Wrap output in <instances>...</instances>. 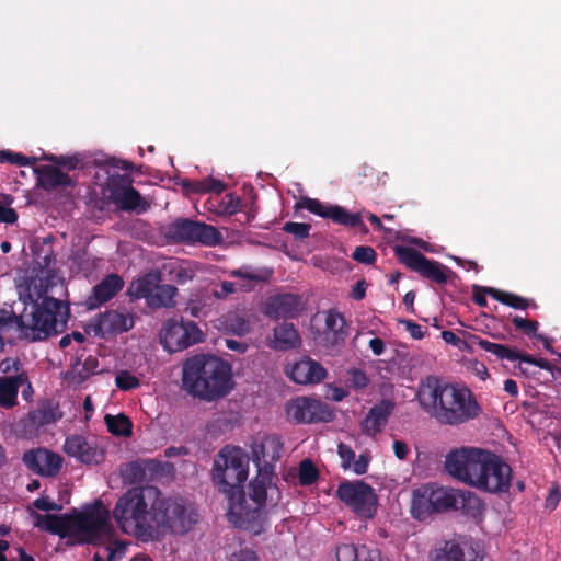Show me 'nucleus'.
<instances>
[{"label":"nucleus","instance_id":"obj_1","mask_svg":"<svg viewBox=\"0 0 561 561\" xmlns=\"http://www.w3.org/2000/svg\"><path fill=\"white\" fill-rule=\"evenodd\" d=\"M35 526L60 538L71 539L78 545H104L112 542L116 535L111 511L101 500L68 514H38Z\"/></svg>","mask_w":561,"mask_h":561},{"label":"nucleus","instance_id":"obj_2","mask_svg":"<svg viewBox=\"0 0 561 561\" xmlns=\"http://www.w3.org/2000/svg\"><path fill=\"white\" fill-rule=\"evenodd\" d=\"M417 398L422 408L444 425L466 423L481 412L470 389L443 382L435 376H427L422 380Z\"/></svg>","mask_w":561,"mask_h":561},{"label":"nucleus","instance_id":"obj_3","mask_svg":"<svg viewBox=\"0 0 561 561\" xmlns=\"http://www.w3.org/2000/svg\"><path fill=\"white\" fill-rule=\"evenodd\" d=\"M277 476L270 466L257 468V473L249 483V499L243 491V497L232 500L229 504V518L238 527L259 534L266 519L264 507L267 501V490H271L270 501L276 505L280 499L277 489Z\"/></svg>","mask_w":561,"mask_h":561},{"label":"nucleus","instance_id":"obj_4","mask_svg":"<svg viewBox=\"0 0 561 561\" xmlns=\"http://www.w3.org/2000/svg\"><path fill=\"white\" fill-rule=\"evenodd\" d=\"M182 383L194 397L216 400L231 390V367L216 356L198 354L184 362Z\"/></svg>","mask_w":561,"mask_h":561},{"label":"nucleus","instance_id":"obj_5","mask_svg":"<svg viewBox=\"0 0 561 561\" xmlns=\"http://www.w3.org/2000/svg\"><path fill=\"white\" fill-rule=\"evenodd\" d=\"M152 494L156 486L128 489L111 511L121 531L141 542L152 541Z\"/></svg>","mask_w":561,"mask_h":561},{"label":"nucleus","instance_id":"obj_6","mask_svg":"<svg viewBox=\"0 0 561 561\" xmlns=\"http://www.w3.org/2000/svg\"><path fill=\"white\" fill-rule=\"evenodd\" d=\"M23 300L25 305L20 313L22 335L33 342L43 341L65 331L69 318V305L62 300L45 296L42 301H34L31 295Z\"/></svg>","mask_w":561,"mask_h":561},{"label":"nucleus","instance_id":"obj_7","mask_svg":"<svg viewBox=\"0 0 561 561\" xmlns=\"http://www.w3.org/2000/svg\"><path fill=\"white\" fill-rule=\"evenodd\" d=\"M152 494V541H158L167 534L183 535L188 533L198 520L194 505L181 496H165L156 488Z\"/></svg>","mask_w":561,"mask_h":561},{"label":"nucleus","instance_id":"obj_8","mask_svg":"<svg viewBox=\"0 0 561 561\" xmlns=\"http://www.w3.org/2000/svg\"><path fill=\"white\" fill-rule=\"evenodd\" d=\"M249 476V456L238 446L227 445L214 459L211 480L228 503L243 497V484Z\"/></svg>","mask_w":561,"mask_h":561},{"label":"nucleus","instance_id":"obj_9","mask_svg":"<svg viewBox=\"0 0 561 561\" xmlns=\"http://www.w3.org/2000/svg\"><path fill=\"white\" fill-rule=\"evenodd\" d=\"M512 473L511 466L500 455L486 450L472 486L492 494L506 493Z\"/></svg>","mask_w":561,"mask_h":561},{"label":"nucleus","instance_id":"obj_10","mask_svg":"<svg viewBox=\"0 0 561 561\" xmlns=\"http://www.w3.org/2000/svg\"><path fill=\"white\" fill-rule=\"evenodd\" d=\"M394 254L400 263L437 285H445L456 277L451 268L438 261L430 260L414 248L397 245Z\"/></svg>","mask_w":561,"mask_h":561},{"label":"nucleus","instance_id":"obj_11","mask_svg":"<svg viewBox=\"0 0 561 561\" xmlns=\"http://www.w3.org/2000/svg\"><path fill=\"white\" fill-rule=\"evenodd\" d=\"M165 236L174 242L201 243L207 247L219 244L222 240L217 228L190 218L172 221L167 227Z\"/></svg>","mask_w":561,"mask_h":561},{"label":"nucleus","instance_id":"obj_12","mask_svg":"<svg viewBox=\"0 0 561 561\" xmlns=\"http://www.w3.org/2000/svg\"><path fill=\"white\" fill-rule=\"evenodd\" d=\"M485 453L474 447L453 449L445 457V470L454 479L472 486Z\"/></svg>","mask_w":561,"mask_h":561},{"label":"nucleus","instance_id":"obj_13","mask_svg":"<svg viewBox=\"0 0 561 561\" xmlns=\"http://www.w3.org/2000/svg\"><path fill=\"white\" fill-rule=\"evenodd\" d=\"M336 495L360 517L373 518L377 512L378 499L375 490L364 481L342 482Z\"/></svg>","mask_w":561,"mask_h":561},{"label":"nucleus","instance_id":"obj_14","mask_svg":"<svg viewBox=\"0 0 561 561\" xmlns=\"http://www.w3.org/2000/svg\"><path fill=\"white\" fill-rule=\"evenodd\" d=\"M428 494L435 513L461 510L466 515L476 517L481 514L483 507L480 499L470 492L463 493L443 486H428Z\"/></svg>","mask_w":561,"mask_h":561},{"label":"nucleus","instance_id":"obj_15","mask_svg":"<svg viewBox=\"0 0 561 561\" xmlns=\"http://www.w3.org/2000/svg\"><path fill=\"white\" fill-rule=\"evenodd\" d=\"M160 343L170 352H179L203 341V333L193 321L168 319L159 333Z\"/></svg>","mask_w":561,"mask_h":561},{"label":"nucleus","instance_id":"obj_16","mask_svg":"<svg viewBox=\"0 0 561 561\" xmlns=\"http://www.w3.org/2000/svg\"><path fill=\"white\" fill-rule=\"evenodd\" d=\"M286 410L288 416L297 424L329 423L335 417L328 403L309 397L290 400Z\"/></svg>","mask_w":561,"mask_h":561},{"label":"nucleus","instance_id":"obj_17","mask_svg":"<svg viewBox=\"0 0 561 561\" xmlns=\"http://www.w3.org/2000/svg\"><path fill=\"white\" fill-rule=\"evenodd\" d=\"M296 208L307 209L319 217L330 219L334 224L344 227H357L363 231H367L359 213H351L340 205L324 204L317 198L301 197V199L297 202Z\"/></svg>","mask_w":561,"mask_h":561},{"label":"nucleus","instance_id":"obj_18","mask_svg":"<svg viewBox=\"0 0 561 561\" xmlns=\"http://www.w3.org/2000/svg\"><path fill=\"white\" fill-rule=\"evenodd\" d=\"M23 463L36 474L55 477L62 467L64 459L59 454L45 448L31 449L23 454Z\"/></svg>","mask_w":561,"mask_h":561},{"label":"nucleus","instance_id":"obj_19","mask_svg":"<svg viewBox=\"0 0 561 561\" xmlns=\"http://www.w3.org/2000/svg\"><path fill=\"white\" fill-rule=\"evenodd\" d=\"M288 377L299 385H314L323 381L327 377V369L317 360L308 356L289 366L286 370Z\"/></svg>","mask_w":561,"mask_h":561},{"label":"nucleus","instance_id":"obj_20","mask_svg":"<svg viewBox=\"0 0 561 561\" xmlns=\"http://www.w3.org/2000/svg\"><path fill=\"white\" fill-rule=\"evenodd\" d=\"M64 451L85 465L99 463L103 459V453L98 445L90 443L82 435L68 436L65 439Z\"/></svg>","mask_w":561,"mask_h":561},{"label":"nucleus","instance_id":"obj_21","mask_svg":"<svg viewBox=\"0 0 561 561\" xmlns=\"http://www.w3.org/2000/svg\"><path fill=\"white\" fill-rule=\"evenodd\" d=\"M347 336L346 321L335 309L325 312L324 330L320 335V344L327 350H333L344 343Z\"/></svg>","mask_w":561,"mask_h":561},{"label":"nucleus","instance_id":"obj_22","mask_svg":"<svg viewBox=\"0 0 561 561\" xmlns=\"http://www.w3.org/2000/svg\"><path fill=\"white\" fill-rule=\"evenodd\" d=\"M134 324L135 321L133 314L122 313L117 310H107L96 317L94 333L100 336L123 333L129 331Z\"/></svg>","mask_w":561,"mask_h":561},{"label":"nucleus","instance_id":"obj_23","mask_svg":"<svg viewBox=\"0 0 561 561\" xmlns=\"http://www.w3.org/2000/svg\"><path fill=\"white\" fill-rule=\"evenodd\" d=\"M124 287V279L118 274L106 275L99 284L93 286L91 295L87 298V307L96 309L114 298Z\"/></svg>","mask_w":561,"mask_h":561},{"label":"nucleus","instance_id":"obj_24","mask_svg":"<svg viewBox=\"0 0 561 561\" xmlns=\"http://www.w3.org/2000/svg\"><path fill=\"white\" fill-rule=\"evenodd\" d=\"M283 444L277 436H266L260 443L252 445V458L255 466L261 467L270 466L274 471V463L282 457Z\"/></svg>","mask_w":561,"mask_h":561},{"label":"nucleus","instance_id":"obj_25","mask_svg":"<svg viewBox=\"0 0 561 561\" xmlns=\"http://www.w3.org/2000/svg\"><path fill=\"white\" fill-rule=\"evenodd\" d=\"M302 310L300 296L294 294H282L270 299L265 313L274 319H293L298 317Z\"/></svg>","mask_w":561,"mask_h":561},{"label":"nucleus","instance_id":"obj_26","mask_svg":"<svg viewBox=\"0 0 561 561\" xmlns=\"http://www.w3.org/2000/svg\"><path fill=\"white\" fill-rule=\"evenodd\" d=\"M394 410V403L391 400L383 399L375 404L362 422V431L367 436L379 434L388 423L389 416Z\"/></svg>","mask_w":561,"mask_h":561},{"label":"nucleus","instance_id":"obj_27","mask_svg":"<svg viewBox=\"0 0 561 561\" xmlns=\"http://www.w3.org/2000/svg\"><path fill=\"white\" fill-rule=\"evenodd\" d=\"M35 172L37 173L38 184L45 191L75 185L72 179L58 167L41 165Z\"/></svg>","mask_w":561,"mask_h":561},{"label":"nucleus","instance_id":"obj_28","mask_svg":"<svg viewBox=\"0 0 561 561\" xmlns=\"http://www.w3.org/2000/svg\"><path fill=\"white\" fill-rule=\"evenodd\" d=\"M26 381L25 373L0 377V408L12 409L18 405L19 389Z\"/></svg>","mask_w":561,"mask_h":561},{"label":"nucleus","instance_id":"obj_29","mask_svg":"<svg viewBox=\"0 0 561 561\" xmlns=\"http://www.w3.org/2000/svg\"><path fill=\"white\" fill-rule=\"evenodd\" d=\"M61 417L62 412L59 410V405L50 400H45L27 413L26 420L32 427L39 428L53 424Z\"/></svg>","mask_w":561,"mask_h":561},{"label":"nucleus","instance_id":"obj_30","mask_svg":"<svg viewBox=\"0 0 561 561\" xmlns=\"http://www.w3.org/2000/svg\"><path fill=\"white\" fill-rule=\"evenodd\" d=\"M273 347L279 351H287L300 344V336L291 323H279L274 328Z\"/></svg>","mask_w":561,"mask_h":561},{"label":"nucleus","instance_id":"obj_31","mask_svg":"<svg viewBox=\"0 0 561 561\" xmlns=\"http://www.w3.org/2000/svg\"><path fill=\"white\" fill-rule=\"evenodd\" d=\"M468 339L471 344H476L481 350L494 355L496 359L514 362L519 357V351L507 345L493 343L474 334H469Z\"/></svg>","mask_w":561,"mask_h":561},{"label":"nucleus","instance_id":"obj_32","mask_svg":"<svg viewBox=\"0 0 561 561\" xmlns=\"http://www.w3.org/2000/svg\"><path fill=\"white\" fill-rule=\"evenodd\" d=\"M488 293L489 296L496 301L517 310H526L529 307H537L533 300L518 296L514 293L503 291L497 288H491L488 290Z\"/></svg>","mask_w":561,"mask_h":561},{"label":"nucleus","instance_id":"obj_33","mask_svg":"<svg viewBox=\"0 0 561 561\" xmlns=\"http://www.w3.org/2000/svg\"><path fill=\"white\" fill-rule=\"evenodd\" d=\"M178 293V288L173 285L163 284L158 285L154 288L152 296L148 301L150 308H171L175 305L174 297Z\"/></svg>","mask_w":561,"mask_h":561},{"label":"nucleus","instance_id":"obj_34","mask_svg":"<svg viewBox=\"0 0 561 561\" xmlns=\"http://www.w3.org/2000/svg\"><path fill=\"white\" fill-rule=\"evenodd\" d=\"M440 561H480L479 553L471 546L461 547L456 542H446Z\"/></svg>","mask_w":561,"mask_h":561},{"label":"nucleus","instance_id":"obj_35","mask_svg":"<svg viewBox=\"0 0 561 561\" xmlns=\"http://www.w3.org/2000/svg\"><path fill=\"white\" fill-rule=\"evenodd\" d=\"M411 512L412 515L420 520L435 513L433 504L430 503L428 486L413 492Z\"/></svg>","mask_w":561,"mask_h":561},{"label":"nucleus","instance_id":"obj_36","mask_svg":"<svg viewBox=\"0 0 561 561\" xmlns=\"http://www.w3.org/2000/svg\"><path fill=\"white\" fill-rule=\"evenodd\" d=\"M107 431L115 436L129 437L133 434V423L128 416L106 414L104 417Z\"/></svg>","mask_w":561,"mask_h":561},{"label":"nucleus","instance_id":"obj_37","mask_svg":"<svg viewBox=\"0 0 561 561\" xmlns=\"http://www.w3.org/2000/svg\"><path fill=\"white\" fill-rule=\"evenodd\" d=\"M156 286L157 276L147 274L144 277L133 282L129 287V291L136 298H146L148 302L154 291Z\"/></svg>","mask_w":561,"mask_h":561},{"label":"nucleus","instance_id":"obj_38","mask_svg":"<svg viewBox=\"0 0 561 561\" xmlns=\"http://www.w3.org/2000/svg\"><path fill=\"white\" fill-rule=\"evenodd\" d=\"M131 186V179L127 174H112L106 182L108 197L116 203L118 198Z\"/></svg>","mask_w":561,"mask_h":561},{"label":"nucleus","instance_id":"obj_39","mask_svg":"<svg viewBox=\"0 0 561 561\" xmlns=\"http://www.w3.org/2000/svg\"><path fill=\"white\" fill-rule=\"evenodd\" d=\"M115 204H118L123 210H137L139 208L146 210V203L133 185L123 193Z\"/></svg>","mask_w":561,"mask_h":561},{"label":"nucleus","instance_id":"obj_40","mask_svg":"<svg viewBox=\"0 0 561 561\" xmlns=\"http://www.w3.org/2000/svg\"><path fill=\"white\" fill-rule=\"evenodd\" d=\"M229 275L232 277H238L253 282H267L272 276V271L270 270H261L255 271L250 266H242L240 268H236L229 272Z\"/></svg>","mask_w":561,"mask_h":561},{"label":"nucleus","instance_id":"obj_41","mask_svg":"<svg viewBox=\"0 0 561 561\" xmlns=\"http://www.w3.org/2000/svg\"><path fill=\"white\" fill-rule=\"evenodd\" d=\"M37 159L35 157H26L22 153L10 150H0V163H10L19 167L34 165Z\"/></svg>","mask_w":561,"mask_h":561},{"label":"nucleus","instance_id":"obj_42","mask_svg":"<svg viewBox=\"0 0 561 561\" xmlns=\"http://www.w3.org/2000/svg\"><path fill=\"white\" fill-rule=\"evenodd\" d=\"M319 478V471L310 459H304L299 465V483L311 485Z\"/></svg>","mask_w":561,"mask_h":561},{"label":"nucleus","instance_id":"obj_43","mask_svg":"<svg viewBox=\"0 0 561 561\" xmlns=\"http://www.w3.org/2000/svg\"><path fill=\"white\" fill-rule=\"evenodd\" d=\"M336 561H359L362 559V547L353 543H341L335 549Z\"/></svg>","mask_w":561,"mask_h":561},{"label":"nucleus","instance_id":"obj_44","mask_svg":"<svg viewBox=\"0 0 561 561\" xmlns=\"http://www.w3.org/2000/svg\"><path fill=\"white\" fill-rule=\"evenodd\" d=\"M238 290V286L236 283L230 280H222L219 283H214L210 289V296L216 299L224 300L232 294H236Z\"/></svg>","mask_w":561,"mask_h":561},{"label":"nucleus","instance_id":"obj_45","mask_svg":"<svg viewBox=\"0 0 561 561\" xmlns=\"http://www.w3.org/2000/svg\"><path fill=\"white\" fill-rule=\"evenodd\" d=\"M352 259L358 263L371 265L376 262L377 253L369 245H359L355 248Z\"/></svg>","mask_w":561,"mask_h":561},{"label":"nucleus","instance_id":"obj_46","mask_svg":"<svg viewBox=\"0 0 561 561\" xmlns=\"http://www.w3.org/2000/svg\"><path fill=\"white\" fill-rule=\"evenodd\" d=\"M115 385L118 389L128 391L140 386L139 379L127 370L119 371L115 377Z\"/></svg>","mask_w":561,"mask_h":561},{"label":"nucleus","instance_id":"obj_47","mask_svg":"<svg viewBox=\"0 0 561 561\" xmlns=\"http://www.w3.org/2000/svg\"><path fill=\"white\" fill-rule=\"evenodd\" d=\"M311 229L310 224L288 221L284 225L283 230L293 234L298 240H304L309 237Z\"/></svg>","mask_w":561,"mask_h":561},{"label":"nucleus","instance_id":"obj_48","mask_svg":"<svg viewBox=\"0 0 561 561\" xmlns=\"http://www.w3.org/2000/svg\"><path fill=\"white\" fill-rule=\"evenodd\" d=\"M16 327L22 332V324H20V314L14 311L0 309V330H5Z\"/></svg>","mask_w":561,"mask_h":561},{"label":"nucleus","instance_id":"obj_49","mask_svg":"<svg viewBox=\"0 0 561 561\" xmlns=\"http://www.w3.org/2000/svg\"><path fill=\"white\" fill-rule=\"evenodd\" d=\"M512 322L516 329L522 330L528 336H535L539 327L537 321L524 319L519 316H515Z\"/></svg>","mask_w":561,"mask_h":561},{"label":"nucleus","instance_id":"obj_50","mask_svg":"<svg viewBox=\"0 0 561 561\" xmlns=\"http://www.w3.org/2000/svg\"><path fill=\"white\" fill-rule=\"evenodd\" d=\"M45 160L54 162L57 165L65 167L68 170L77 169L79 161H80L77 156L68 157V156H54V154L46 156Z\"/></svg>","mask_w":561,"mask_h":561},{"label":"nucleus","instance_id":"obj_51","mask_svg":"<svg viewBox=\"0 0 561 561\" xmlns=\"http://www.w3.org/2000/svg\"><path fill=\"white\" fill-rule=\"evenodd\" d=\"M517 360L519 363H527L530 365L538 366L539 368L545 369L547 371H552V365L550 364V362L541 357L537 358L528 353L519 351V357L517 358Z\"/></svg>","mask_w":561,"mask_h":561},{"label":"nucleus","instance_id":"obj_52","mask_svg":"<svg viewBox=\"0 0 561 561\" xmlns=\"http://www.w3.org/2000/svg\"><path fill=\"white\" fill-rule=\"evenodd\" d=\"M337 454L342 460V467L344 469H348L352 466V462L355 460V453L351 446L340 443L337 446Z\"/></svg>","mask_w":561,"mask_h":561},{"label":"nucleus","instance_id":"obj_53","mask_svg":"<svg viewBox=\"0 0 561 561\" xmlns=\"http://www.w3.org/2000/svg\"><path fill=\"white\" fill-rule=\"evenodd\" d=\"M492 287H482V286H479V285H473L472 289H473V295H472V300L476 305H478L479 307H486L488 306V300H486V296H489V293L488 290L491 289Z\"/></svg>","mask_w":561,"mask_h":561},{"label":"nucleus","instance_id":"obj_54","mask_svg":"<svg viewBox=\"0 0 561 561\" xmlns=\"http://www.w3.org/2000/svg\"><path fill=\"white\" fill-rule=\"evenodd\" d=\"M359 561H389L385 558L381 551L377 548H369L367 546H362V559Z\"/></svg>","mask_w":561,"mask_h":561},{"label":"nucleus","instance_id":"obj_55","mask_svg":"<svg viewBox=\"0 0 561 561\" xmlns=\"http://www.w3.org/2000/svg\"><path fill=\"white\" fill-rule=\"evenodd\" d=\"M561 500V491L558 485L550 488L549 493L545 501V507L552 512Z\"/></svg>","mask_w":561,"mask_h":561},{"label":"nucleus","instance_id":"obj_56","mask_svg":"<svg viewBox=\"0 0 561 561\" xmlns=\"http://www.w3.org/2000/svg\"><path fill=\"white\" fill-rule=\"evenodd\" d=\"M229 561H260V559L254 550L245 548L233 552Z\"/></svg>","mask_w":561,"mask_h":561},{"label":"nucleus","instance_id":"obj_57","mask_svg":"<svg viewBox=\"0 0 561 561\" xmlns=\"http://www.w3.org/2000/svg\"><path fill=\"white\" fill-rule=\"evenodd\" d=\"M222 206L225 211L236 214L240 209L241 201L234 194H227L222 199Z\"/></svg>","mask_w":561,"mask_h":561},{"label":"nucleus","instance_id":"obj_58","mask_svg":"<svg viewBox=\"0 0 561 561\" xmlns=\"http://www.w3.org/2000/svg\"><path fill=\"white\" fill-rule=\"evenodd\" d=\"M126 543L123 540H115L113 546H108L107 561H113L115 558H123L126 552Z\"/></svg>","mask_w":561,"mask_h":561},{"label":"nucleus","instance_id":"obj_59","mask_svg":"<svg viewBox=\"0 0 561 561\" xmlns=\"http://www.w3.org/2000/svg\"><path fill=\"white\" fill-rule=\"evenodd\" d=\"M18 220V213L11 208L4 206L0 201V222L14 224Z\"/></svg>","mask_w":561,"mask_h":561},{"label":"nucleus","instance_id":"obj_60","mask_svg":"<svg viewBox=\"0 0 561 561\" xmlns=\"http://www.w3.org/2000/svg\"><path fill=\"white\" fill-rule=\"evenodd\" d=\"M402 323L405 325V330L410 333V335L415 340H421L425 335V331L423 328L415 323L412 320H403Z\"/></svg>","mask_w":561,"mask_h":561},{"label":"nucleus","instance_id":"obj_61","mask_svg":"<svg viewBox=\"0 0 561 561\" xmlns=\"http://www.w3.org/2000/svg\"><path fill=\"white\" fill-rule=\"evenodd\" d=\"M351 381L357 389H363L368 385V378L366 374L360 369H353L351 373Z\"/></svg>","mask_w":561,"mask_h":561},{"label":"nucleus","instance_id":"obj_62","mask_svg":"<svg viewBox=\"0 0 561 561\" xmlns=\"http://www.w3.org/2000/svg\"><path fill=\"white\" fill-rule=\"evenodd\" d=\"M369 461H370V457L368 455L362 454V455H359L357 460H354L352 462L351 467L353 468V471L356 474H364L367 472Z\"/></svg>","mask_w":561,"mask_h":561},{"label":"nucleus","instance_id":"obj_63","mask_svg":"<svg viewBox=\"0 0 561 561\" xmlns=\"http://www.w3.org/2000/svg\"><path fill=\"white\" fill-rule=\"evenodd\" d=\"M33 505L37 508V510H41V511H46V512H49V511H59L61 510V506L58 505L57 503L55 502H51L50 500H48L47 497H38L36 499L34 502H33Z\"/></svg>","mask_w":561,"mask_h":561},{"label":"nucleus","instance_id":"obj_64","mask_svg":"<svg viewBox=\"0 0 561 561\" xmlns=\"http://www.w3.org/2000/svg\"><path fill=\"white\" fill-rule=\"evenodd\" d=\"M226 190V184L220 181L213 178L205 179V193L215 192V193H221Z\"/></svg>","mask_w":561,"mask_h":561}]
</instances>
